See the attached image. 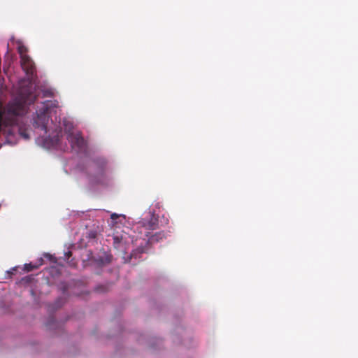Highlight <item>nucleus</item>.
Here are the masks:
<instances>
[{"label":"nucleus","mask_w":358,"mask_h":358,"mask_svg":"<svg viewBox=\"0 0 358 358\" xmlns=\"http://www.w3.org/2000/svg\"><path fill=\"white\" fill-rule=\"evenodd\" d=\"M20 64L28 78L19 81L16 99H22V102L33 103L37 99L36 89L33 84L36 73V66L29 56L20 59Z\"/></svg>","instance_id":"1"},{"label":"nucleus","mask_w":358,"mask_h":358,"mask_svg":"<svg viewBox=\"0 0 358 358\" xmlns=\"http://www.w3.org/2000/svg\"><path fill=\"white\" fill-rule=\"evenodd\" d=\"M23 113V105L20 102H10L2 110L0 106V132L6 136V141L12 143L10 136L13 134V126L17 124V116Z\"/></svg>","instance_id":"2"},{"label":"nucleus","mask_w":358,"mask_h":358,"mask_svg":"<svg viewBox=\"0 0 358 358\" xmlns=\"http://www.w3.org/2000/svg\"><path fill=\"white\" fill-rule=\"evenodd\" d=\"M105 166L106 160L103 158H98L90 162L87 172L90 182L93 184H103L105 182Z\"/></svg>","instance_id":"3"},{"label":"nucleus","mask_w":358,"mask_h":358,"mask_svg":"<svg viewBox=\"0 0 358 358\" xmlns=\"http://www.w3.org/2000/svg\"><path fill=\"white\" fill-rule=\"evenodd\" d=\"M57 102L52 101H46L43 103V106L40 113L37 115L34 120V124L35 127L41 128L45 133L47 132V124L49 117L47 113L51 107H57Z\"/></svg>","instance_id":"4"},{"label":"nucleus","mask_w":358,"mask_h":358,"mask_svg":"<svg viewBox=\"0 0 358 358\" xmlns=\"http://www.w3.org/2000/svg\"><path fill=\"white\" fill-rule=\"evenodd\" d=\"M166 238V234L164 231L157 232L155 234L151 235L148 238V240H145L144 238H141L140 239L142 240V242L140 243L141 245L136 250H134L131 253V258H132V257L136 258L137 252L140 253V254L146 252L148 250V248H146V246L148 245L157 243L160 241H162L164 238Z\"/></svg>","instance_id":"5"},{"label":"nucleus","mask_w":358,"mask_h":358,"mask_svg":"<svg viewBox=\"0 0 358 358\" xmlns=\"http://www.w3.org/2000/svg\"><path fill=\"white\" fill-rule=\"evenodd\" d=\"M158 226V218L155 215H150L149 219H143L137 224L136 229L141 235L146 237L150 236V231L155 230Z\"/></svg>","instance_id":"6"},{"label":"nucleus","mask_w":358,"mask_h":358,"mask_svg":"<svg viewBox=\"0 0 358 358\" xmlns=\"http://www.w3.org/2000/svg\"><path fill=\"white\" fill-rule=\"evenodd\" d=\"M67 140L70 143L72 149L78 152L85 148V140L80 132L69 131Z\"/></svg>","instance_id":"7"},{"label":"nucleus","mask_w":358,"mask_h":358,"mask_svg":"<svg viewBox=\"0 0 358 358\" xmlns=\"http://www.w3.org/2000/svg\"><path fill=\"white\" fill-rule=\"evenodd\" d=\"M13 102H20V103H22V105H23V113L22 114H20L19 116H17V124L13 126V134L10 136V138L14 134L15 127H17V131H18V133H19L20 136L21 137H22L24 139L28 140V139H29V134L28 129L27 128L23 127L20 125V118L21 117V116L24 113V106L26 104L31 105V103L22 102V99H15Z\"/></svg>","instance_id":"8"},{"label":"nucleus","mask_w":358,"mask_h":358,"mask_svg":"<svg viewBox=\"0 0 358 358\" xmlns=\"http://www.w3.org/2000/svg\"><path fill=\"white\" fill-rule=\"evenodd\" d=\"M17 52L20 55V59L29 57V55H27L28 49L23 45H20L18 46Z\"/></svg>","instance_id":"9"},{"label":"nucleus","mask_w":358,"mask_h":358,"mask_svg":"<svg viewBox=\"0 0 358 358\" xmlns=\"http://www.w3.org/2000/svg\"><path fill=\"white\" fill-rule=\"evenodd\" d=\"M38 266L35 265H32L31 264H26L24 265V270L27 272L31 271L35 268H37Z\"/></svg>","instance_id":"10"},{"label":"nucleus","mask_w":358,"mask_h":358,"mask_svg":"<svg viewBox=\"0 0 358 358\" xmlns=\"http://www.w3.org/2000/svg\"><path fill=\"white\" fill-rule=\"evenodd\" d=\"M53 94L51 92L46 91L44 93L45 96H52Z\"/></svg>","instance_id":"11"},{"label":"nucleus","mask_w":358,"mask_h":358,"mask_svg":"<svg viewBox=\"0 0 358 358\" xmlns=\"http://www.w3.org/2000/svg\"><path fill=\"white\" fill-rule=\"evenodd\" d=\"M117 217H118L117 215L115 214V213H113V214L111 215V218L112 219L117 218Z\"/></svg>","instance_id":"12"},{"label":"nucleus","mask_w":358,"mask_h":358,"mask_svg":"<svg viewBox=\"0 0 358 358\" xmlns=\"http://www.w3.org/2000/svg\"><path fill=\"white\" fill-rule=\"evenodd\" d=\"M66 255L68 256L69 258L70 256H71L72 253L71 252L69 251Z\"/></svg>","instance_id":"13"}]
</instances>
